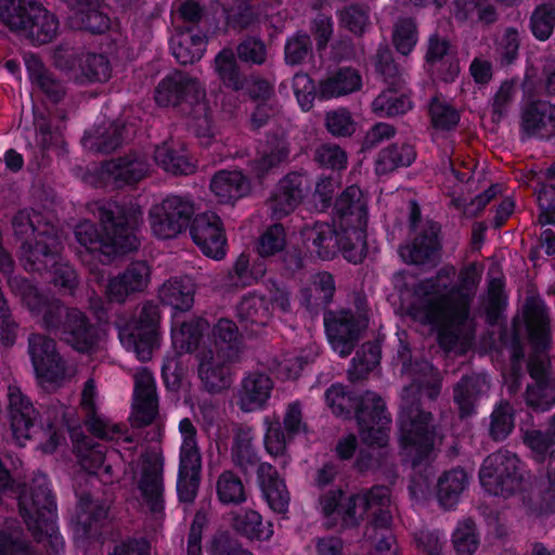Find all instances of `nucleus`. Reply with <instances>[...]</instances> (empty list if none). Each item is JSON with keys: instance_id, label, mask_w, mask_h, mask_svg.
Listing matches in <instances>:
<instances>
[{"instance_id": "nucleus-1", "label": "nucleus", "mask_w": 555, "mask_h": 555, "mask_svg": "<svg viewBox=\"0 0 555 555\" xmlns=\"http://www.w3.org/2000/svg\"><path fill=\"white\" fill-rule=\"evenodd\" d=\"M8 285L41 330L79 353H92L98 349L100 328L86 312L46 294L25 276L11 275Z\"/></svg>"}, {"instance_id": "nucleus-2", "label": "nucleus", "mask_w": 555, "mask_h": 555, "mask_svg": "<svg viewBox=\"0 0 555 555\" xmlns=\"http://www.w3.org/2000/svg\"><path fill=\"white\" fill-rule=\"evenodd\" d=\"M93 214L100 221L102 234L88 220L75 228V237L88 254L101 263L108 264L116 257L139 248V232L143 224V212L139 205L99 201L94 204Z\"/></svg>"}, {"instance_id": "nucleus-3", "label": "nucleus", "mask_w": 555, "mask_h": 555, "mask_svg": "<svg viewBox=\"0 0 555 555\" xmlns=\"http://www.w3.org/2000/svg\"><path fill=\"white\" fill-rule=\"evenodd\" d=\"M399 440L410 451L413 475L409 490L414 498L424 496L434 474L430 459L436 443L441 441L442 427L433 412L423 406L418 387L406 385L401 392L398 415Z\"/></svg>"}, {"instance_id": "nucleus-4", "label": "nucleus", "mask_w": 555, "mask_h": 555, "mask_svg": "<svg viewBox=\"0 0 555 555\" xmlns=\"http://www.w3.org/2000/svg\"><path fill=\"white\" fill-rule=\"evenodd\" d=\"M319 506L327 520L328 528L335 526H339L341 530L358 528L364 516L370 513L367 530L390 531L392 514L388 487L373 486L348 496L340 487H336L320 494Z\"/></svg>"}, {"instance_id": "nucleus-5", "label": "nucleus", "mask_w": 555, "mask_h": 555, "mask_svg": "<svg viewBox=\"0 0 555 555\" xmlns=\"http://www.w3.org/2000/svg\"><path fill=\"white\" fill-rule=\"evenodd\" d=\"M154 99L158 106L172 108L189 119L194 134L208 144L214 137L211 111L206 88L198 77L186 70L173 69L156 86Z\"/></svg>"}, {"instance_id": "nucleus-6", "label": "nucleus", "mask_w": 555, "mask_h": 555, "mask_svg": "<svg viewBox=\"0 0 555 555\" xmlns=\"http://www.w3.org/2000/svg\"><path fill=\"white\" fill-rule=\"evenodd\" d=\"M14 236L21 241L20 259L24 269L46 267L60 246L59 229L41 212L21 209L12 218Z\"/></svg>"}, {"instance_id": "nucleus-7", "label": "nucleus", "mask_w": 555, "mask_h": 555, "mask_svg": "<svg viewBox=\"0 0 555 555\" xmlns=\"http://www.w3.org/2000/svg\"><path fill=\"white\" fill-rule=\"evenodd\" d=\"M0 22L34 46L52 42L60 30L59 17L38 0H0Z\"/></svg>"}, {"instance_id": "nucleus-8", "label": "nucleus", "mask_w": 555, "mask_h": 555, "mask_svg": "<svg viewBox=\"0 0 555 555\" xmlns=\"http://www.w3.org/2000/svg\"><path fill=\"white\" fill-rule=\"evenodd\" d=\"M159 323V307L153 301L142 304L137 319L128 321L118 315L114 321L124 347L142 361L150 360L153 349L158 346Z\"/></svg>"}, {"instance_id": "nucleus-9", "label": "nucleus", "mask_w": 555, "mask_h": 555, "mask_svg": "<svg viewBox=\"0 0 555 555\" xmlns=\"http://www.w3.org/2000/svg\"><path fill=\"white\" fill-rule=\"evenodd\" d=\"M480 281L475 263H469L460 271L459 284L447 294L428 300L426 319L428 322L451 320L465 322L469 314V306Z\"/></svg>"}, {"instance_id": "nucleus-10", "label": "nucleus", "mask_w": 555, "mask_h": 555, "mask_svg": "<svg viewBox=\"0 0 555 555\" xmlns=\"http://www.w3.org/2000/svg\"><path fill=\"white\" fill-rule=\"evenodd\" d=\"M518 456L504 449L489 454L479 470L482 488L490 494L508 498L521 488L522 474Z\"/></svg>"}, {"instance_id": "nucleus-11", "label": "nucleus", "mask_w": 555, "mask_h": 555, "mask_svg": "<svg viewBox=\"0 0 555 555\" xmlns=\"http://www.w3.org/2000/svg\"><path fill=\"white\" fill-rule=\"evenodd\" d=\"M18 508L28 529L39 528L47 532L53 529L56 502L46 476H36L29 485H24L18 494Z\"/></svg>"}, {"instance_id": "nucleus-12", "label": "nucleus", "mask_w": 555, "mask_h": 555, "mask_svg": "<svg viewBox=\"0 0 555 555\" xmlns=\"http://www.w3.org/2000/svg\"><path fill=\"white\" fill-rule=\"evenodd\" d=\"M323 322L328 343L341 358H347L363 337L369 318L350 309L326 310Z\"/></svg>"}, {"instance_id": "nucleus-13", "label": "nucleus", "mask_w": 555, "mask_h": 555, "mask_svg": "<svg viewBox=\"0 0 555 555\" xmlns=\"http://www.w3.org/2000/svg\"><path fill=\"white\" fill-rule=\"evenodd\" d=\"M354 417L362 443L385 444L389 441L391 417L384 399L373 391L359 396Z\"/></svg>"}, {"instance_id": "nucleus-14", "label": "nucleus", "mask_w": 555, "mask_h": 555, "mask_svg": "<svg viewBox=\"0 0 555 555\" xmlns=\"http://www.w3.org/2000/svg\"><path fill=\"white\" fill-rule=\"evenodd\" d=\"M28 354L37 378L42 385L59 386L67 376V366L53 337L43 333L28 336Z\"/></svg>"}, {"instance_id": "nucleus-15", "label": "nucleus", "mask_w": 555, "mask_h": 555, "mask_svg": "<svg viewBox=\"0 0 555 555\" xmlns=\"http://www.w3.org/2000/svg\"><path fill=\"white\" fill-rule=\"evenodd\" d=\"M153 233L162 240L173 238L191 224L194 206L191 201L171 195L150 209Z\"/></svg>"}, {"instance_id": "nucleus-16", "label": "nucleus", "mask_w": 555, "mask_h": 555, "mask_svg": "<svg viewBox=\"0 0 555 555\" xmlns=\"http://www.w3.org/2000/svg\"><path fill=\"white\" fill-rule=\"evenodd\" d=\"M8 415L12 436L18 446H25L38 433L39 412L17 387H9Z\"/></svg>"}, {"instance_id": "nucleus-17", "label": "nucleus", "mask_w": 555, "mask_h": 555, "mask_svg": "<svg viewBox=\"0 0 555 555\" xmlns=\"http://www.w3.org/2000/svg\"><path fill=\"white\" fill-rule=\"evenodd\" d=\"M74 417L75 412L63 404L52 405L48 409L49 422L44 429L48 439L42 443L43 452L52 453L55 451L64 439V428L69 433L76 452L79 450V444H89L93 441V438L85 435L81 426L74 424Z\"/></svg>"}, {"instance_id": "nucleus-18", "label": "nucleus", "mask_w": 555, "mask_h": 555, "mask_svg": "<svg viewBox=\"0 0 555 555\" xmlns=\"http://www.w3.org/2000/svg\"><path fill=\"white\" fill-rule=\"evenodd\" d=\"M193 242L204 255L214 259L224 256L225 235L220 217L211 211L198 214L190 224Z\"/></svg>"}, {"instance_id": "nucleus-19", "label": "nucleus", "mask_w": 555, "mask_h": 555, "mask_svg": "<svg viewBox=\"0 0 555 555\" xmlns=\"http://www.w3.org/2000/svg\"><path fill=\"white\" fill-rule=\"evenodd\" d=\"M150 276L151 269L146 261L131 262L121 273L109 279L105 291L109 302L125 304L135 294L144 292Z\"/></svg>"}, {"instance_id": "nucleus-20", "label": "nucleus", "mask_w": 555, "mask_h": 555, "mask_svg": "<svg viewBox=\"0 0 555 555\" xmlns=\"http://www.w3.org/2000/svg\"><path fill=\"white\" fill-rule=\"evenodd\" d=\"M440 231L438 222L427 220L412 244L401 247L400 254L403 260L415 266L436 267L440 260Z\"/></svg>"}, {"instance_id": "nucleus-21", "label": "nucleus", "mask_w": 555, "mask_h": 555, "mask_svg": "<svg viewBox=\"0 0 555 555\" xmlns=\"http://www.w3.org/2000/svg\"><path fill=\"white\" fill-rule=\"evenodd\" d=\"M158 413V398L153 374L141 369L134 374V405L131 416L133 427L142 428L153 423Z\"/></svg>"}, {"instance_id": "nucleus-22", "label": "nucleus", "mask_w": 555, "mask_h": 555, "mask_svg": "<svg viewBox=\"0 0 555 555\" xmlns=\"http://www.w3.org/2000/svg\"><path fill=\"white\" fill-rule=\"evenodd\" d=\"M333 222L339 229L367 225V201L359 186L346 188L336 198Z\"/></svg>"}, {"instance_id": "nucleus-23", "label": "nucleus", "mask_w": 555, "mask_h": 555, "mask_svg": "<svg viewBox=\"0 0 555 555\" xmlns=\"http://www.w3.org/2000/svg\"><path fill=\"white\" fill-rule=\"evenodd\" d=\"M309 191L308 179L298 172H291L280 180L276 191L269 201L275 219L289 215L301 203Z\"/></svg>"}, {"instance_id": "nucleus-24", "label": "nucleus", "mask_w": 555, "mask_h": 555, "mask_svg": "<svg viewBox=\"0 0 555 555\" xmlns=\"http://www.w3.org/2000/svg\"><path fill=\"white\" fill-rule=\"evenodd\" d=\"M274 382L268 374L259 371L249 372L240 383L236 405L246 413L263 409L271 397Z\"/></svg>"}, {"instance_id": "nucleus-25", "label": "nucleus", "mask_w": 555, "mask_h": 555, "mask_svg": "<svg viewBox=\"0 0 555 555\" xmlns=\"http://www.w3.org/2000/svg\"><path fill=\"white\" fill-rule=\"evenodd\" d=\"M102 167L114 179L117 188L138 183L150 170L146 155L135 151L104 162Z\"/></svg>"}, {"instance_id": "nucleus-26", "label": "nucleus", "mask_w": 555, "mask_h": 555, "mask_svg": "<svg viewBox=\"0 0 555 555\" xmlns=\"http://www.w3.org/2000/svg\"><path fill=\"white\" fill-rule=\"evenodd\" d=\"M139 489L152 513L163 511V459L157 454L143 455Z\"/></svg>"}, {"instance_id": "nucleus-27", "label": "nucleus", "mask_w": 555, "mask_h": 555, "mask_svg": "<svg viewBox=\"0 0 555 555\" xmlns=\"http://www.w3.org/2000/svg\"><path fill=\"white\" fill-rule=\"evenodd\" d=\"M236 318L243 332L257 336L271 322L270 302L255 294L244 296L236 306Z\"/></svg>"}, {"instance_id": "nucleus-28", "label": "nucleus", "mask_w": 555, "mask_h": 555, "mask_svg": "<svg viewBox=\"0 0 555 555\" xmlns=\"http://www.w3.org/2000/svg\"><path fill=\"white\" fill-rule=\"evenodd\" d=\"M490 385L485 375L473 373L463 375L453 386V402L459 410L461 420L476 413L479 400L487 395Z\"/></svg>"}, {"instance_id": "nucleus-29", "label": "nucleus", "mask_w": 555, "mask_h": 555, "mask_svg": "<svg viewBox=\"0 0 555 555\" xmlns=\"http://www.w3.org/2000/svg\"><path fill=\"white\" fill-rule=\"evenodd\" d=\"M198 376L204 389L209 393H219L230 388L232 384L231 369L225 361L214 350L208 349L199 353Z\"/></svg>"}, {"instance_id": "nucleus-30", "label": "nucleus", "mask_w": 555, "mask_h": 555, "mask_svg": "<svg viewBox=\"0 0 555 555\" xmlns=\"http://www.w3.org/2000/svg\"><path fill=\"white\" fill-rule=\"evenodd\" d=\"M521 130L528 137L550 139L555 135V105L547 101L529 103L521 114Z\"/></svg>"}, {"instance_id": "nucleus-31", "label": "nucleus", "mask_w": 555, "mask_h": 555, "mask_svg": "<svg viewBox=\"0 0 555 555\" xmlns=\"http://www.w3.org/2000/svg\"><path fill=\"white\" fill-rule=\"evenodd\" d=\"M336 292L333 274L320 271L311 275L310 283L300 291V302L311 315L328 310Z\"/></svg>"}, {"instance_id": "nucleus-32", "label": "nucleus", "mask_w": 555, "mask_h": 555, "mask_svg": "<svg viewBox=\"0 0 555 555\" xmlns=\"http://www.w3.org/2000/svg\"><path fill=\"white\" fill-rule=\"evenodd\" d=\"M257 480L269 507L276 514L285 515L288 512L291 494L276 468L263 462Z\"/></svg>"}, {"instance_id": "nucleus-33", "label": "nucleus", "mask_w": 555, "mask_h": 555, "mask_svg": "<svg viewBox=\"0 0 555 555\" xmlns=\"http://www.w3.org/2000/svg\"><path fill=\"white\" fill-rule=\"evenodd\" d=\"M207 38L194 33L192 26H177L170 38L172 55L181 65L198 62L206 50Z\"/></svg>"}, {"instance_id": "nucleus-34", "label": "nucleus", "mask_w": 555, "mask_h": 555, "mask_svg": "<svg viewBox=\"0 0 555 555\" xmlns=\"http://www.w3.org/2000/svg\"><path fill=\"white\" fill-rule=\"evenodd\" d=\"M550 318L544 305L530 301L526 305L525 326L528 339L535 352L545 351L551 345Z\"/></svg>"}, {"instance_id": "nucleus-35", "label": "nucleus", "mask_w": 555, "mask_h": 555, "mask_svg": "<svg viewBox=\"0 0 555 555\" xmlns=\"http://www.w3.org/2000/svg\"><path fill=\"white\" fill-rule=\"evenodd\" d=\"M215 353L223 358L225 361L237 362L244 348L243 334L240 332L237 324L222 318L212 328Z\"/></svg>"}, {"instance_id": "nucleus-36", "label": "nucleus", "mask_w": 555, "mask_h": 555, "mask_svg": "<svg viewBox=\"0 0 555 555\" xmlns=\"http://www.w3.org/2000/svg\"><path fill=\"white\" fill-rule=\"evenodd\" d=\"M179 431L182 437V443L180 447L178 473L201 476L202 454L197 443V429L189 417H184L179 423Z\"/></svg>"}, {"instance_id": "nucleus-37", "label": "nucleus", "mask_w": 555, "mask_h": 555, "mask_svg": "<svg viewBox=\"0 0 555 555\" xmlns=\"http://www.w3.org/2000/svg\"><path fill=\"white\" fill-rule=\"evenodd\" d=\"M251 431V427L243 425L235 429L231 456L232 462L240 468L243 475L249 476L254 470H256L258 479L259 467L262 463L254 449Z\"/></svg>"}, {"instance_id": "nucleus-38", "label": "nucleus", "mask_w": 555, "mask_h": 555, "mask_svg": "<svg viewBox=\"0 0 555 555\" xmlns=\"http://www.w3.org/2000/svg\"><path fill=\"white\" fill-rule=\"evenodd\" d=\"M289 144L284 137H269L259 156L250 162L253 172L258 179H262L270 171L286 163L289 157Z\"/></svg>"}, {"instance_id": "nucleus-39", "label": "nucleus", "mask_w": 555, "mask_h": 555, "mask_svg": "<svg viewBox=\"0 0 555 555\" xmlns=\"http://www.w3.org/2000/svg\"><path fill=\"white\" fill-rule=\"evenodd\" d=\"M210 190L222 204L232 203L250 192V181L241 171L221 170L210 181Z\"/></svg>"}, {"instance_id": "nucleus-40", "label": "nucleus", "mask_w": 555, "mask_h": 555, "mask_svg": "<svg viewBox=\"0 0 555 555\" xmlns=\"http://www.w3.org/2000/svg\"><path fill=\"white\" fill-rule=\"evenodd\" d=\"M362 78L358 69L347 66L340 67L328 75L319 83V95L321 99L328 100L350 94L360 90Z\"/></svg>"}, {"instance_id": "nucleus-41", "label": "nucleus", "mask_w": 555, "mask_h": 555, "mask_svg": "<svg viewBox=\"0 0 555 555\" xmlns=\"http://www.w3.org/2000/svg\"><path fill=\"white\" fill-rule=\"evenodd\" d=\"M26 67L29 79L35 83L44 95L53 103H60L67 93L64 81L57 79L55 75L49 70L41 60L31 55L26 60Z\"/></svg>"}, {"instance_id": "nucleus-42", "label": "nucleus", "mask_w": 555, "mask_h": 555, "mask_svg": "<svg viewBox=\"0 0 555 555\" xmlns=\"http://www.w3.org/2000/svg\"><path fill=\"white\" fill-rule=\"evenodd\" d=\"M194 294L195 284L189 276L171 278L158 289L162 302L179 311H189L193 307Z\"/></svg>"}, {"instance_id": "nucleus-43", "label": "nucleus", "mask_w": 555, "mask_h": 555, "mask_svg": "<svg viewBox=\"0 0 555 555\" xmlns=\"http://www.w3.org/2000/svg\"><path fill=\"white\" fill-rule=\"evenodd\" d=\"M366 449L359 451L356 467L360 473L382 472L387 478H395V465L388 449V441L385 444L375 442L364 443Z\"/></svg>"}, {"instance_id": "nucleus-44", "label": "nucleus", "mask_w": 555, "mask_h": 555, "mask_svg": "<svg viewBox=\"0 0 555 555\" xmlns=\"http://www.w3.org/2000/svg\"><path fill=\"white\" fill-rule=\"evenodd\" d=\"M238 62L231 48H223L214 60L215 70L222 86L234 92L244 90L247 85V77Z\"/></svg>"}, {"instance_id": "nucleus-45", "label": "nucleus", "mask_w": 555, "mask_h": 555, "mask_svg": "<svg viewBox=\"0 0 555 555\" xmlns=\"http://www.w3.org/2000/svg\"><path fill=\"white\" fill-rule=\"evenodd\" d=\"M468 486V476L463 468L444 472L437 480V500L444 509L453 508Z\"/></svg>"}, {"instance_id": "nucleus-46", "label": "nucleus", "mask_w": 555, "mask_h": 555, "mask_svg": "<svg viewBox=\"0 0 555 555\" xmlns=\"http://www.w3.org/2000/svg\"><path fill=\"white\" fill-rule=\"evenodd\" d=\"M231 526L235 532L249 540L266 541L273 534L272 524L263 522L255 509H241L232 514Z\"/></svg>"}, {"instance_id": "nucleus-47", "label": "nucleus", "mask_w": 555, "mask_h": 555, "mask_svg": "<svg viewBox=\"0 0 555 555\" xmlns=\"http://www.w3.org/2000/svg\"><path fill=\"white\" fill-rule=\"evenodd\" d=\"M112 76V66L102 53L81 52L75 78L80 83H103Z\"/></svg>"}, {"instance_id": "nucleus-48", "label": "nucleus", "mask_w": 555, "mask_h": 555, "mask_svg": "<svg viewBox=\"0 0 555 555\" xmlns=\"http://www.w3.org/2000/svg\"><path fill=\"white\" fill-rule=\"evenodd\" d=\"M416 158L415 147L409 143H392L379 151L375 159L377 176L388 175L399 167H409Z\"/></svg>"}, {"instance_id": "nucleus-49", "label": "nucleus", "mask_w": 555, "mask_h": 555, "mask_svg": "<svg viewBox=\"0 0 555 555\" xmlns=\"http://www.w3.org/2000/svg\"><path fill=\"white\" fill-rule=\"evenodd\" d=\"M328 223H315L307 240L311 241L312 251L322 260L333 259L339 251L340 229Z\"/></svg>"}, {"instance_id": "nucleus-50", "label": "nucleus", "mask_w": 555, "mask_h": 555, "mask_svg": "<svg viewBox=\"0 0 555 555\" xmlns=\"http://www.w3.org/2000/svg\"><path fill=\"white\" fill-rule=\"evenodd\" d=\"M60 246L54 249L53 260L47 261L46 267L38 269H25L26 271L39 272L51 271V283L59 288L63 295H73L79 285L78 274L75 269L66 263L59 261Z\"/></svg>"}, {"instance_id": "nucleus-51", "label": "nucleus", "mask_w": 555, "mask_h": 555, "mask_svg": "<svg viewBox=\"0 0 555 555\" xmlns=\"http://www.w3.org/2000/svg\"><path fill=\"white\" fill-rule=\"evenodd\" d=\"M515 409L505 399L500 400L493 408L488 424V436L494 442H502L513 433L515 427Z\"/></svg>"}, {"instance_id": "nucleus-52", "label": "nucleus", "mask_w": 555, "mask_h": 555, "mask_svg": "<svg viewBox=\"0 0 555 555\" xmlns=\"http://www.w3.org/2000/svg\"><path fill=\"white\" fill-rule=\"evenodd\" d=\"M380 345L377 341H366L357 350L350 369L348 370L349 380L354 383L365 379L380 360Z\"/></svg>"}, {"instance_id": "nucleus-53", "label": "nucleus", "mask_w": 555, "mask_h": 555, "mask_svg": "<svg viewBox=\"0 0 555 555\" xmlns=\"http://www.w3.org/2000/svg\"><path fill=\"white\" fill-rule=\"evenodd\" d=\"M339 250L349 262L361 263L366 256V227L340 229Z\"/></svg>"}, {"instance_id": "nucleus-54", "label": "nucleus", "mask_w": 555, "mask_h": 555, "mask_svg": "<svg viewBox=\"0 0 555 555\" xmlns=\"http://www.w3.org/2000/svg\"><path fill=\"white\" fill-rule=\"evenodd\" d=\"M376 73L383 78V81L390 90H402L405 81L402 69L396 63L393 53L387 46H380L374 56Z\"/></svg>"}, {"instance_id": "nucleus-55", "label": "nucleus", "mask_w": 555, "mask_h": 555, "mask_svg": "<svg viewBox=\"0 0 555 555\" xmlns=\"http://www.w3.org/2000/svg\"><path fill=\"white\" fill-rule=\"evenodd\" d=\"M154 159L165 171L175 176H186L194 171V165L189 160L184 151L175 149L168 143L155 149Z\"/></svg>"}, {"instance_id": "nucleus-56", "label": "nucleus", "mask_w": 555, "mask_h": 555, "mask_svg": "<svg viewBox=\"0 0 555 555\" xmlns=\"http://www.w3.org/2000/svg\"><path fill=\"white\" fill-rule=\"evenodd\" d=\"M524 444L530 450L531 457L539 464H543L555 449V434L547 426L546 429L531 428L522 431Z\"/></svg>"}, {"instance_id": "nucleus-57", "label": "nucleus", "mask_w": 555, "mask_h": 555, "mask_svg": "<svg viewBox=\"0 0 555 555\" xmlns=\"http://www.w3.org/2000/svg\"><path fill=\"white\" fill-rule=\"evenodd\" d=\"M208 323L203 318L183 321L178 330H172V340L180 352H193L197 349Z\"/></svg>"}, {"instance_id": "nucleus-58", "label": "nucleus", "mask_w": 555, "mask_h": 555, "mask_svg": "<svg viewBox=\"0 0 555 555\" xmlns=\"http://www.w3.org/2000/svg\"><path fill=\"white\" fill-rule=\"evenodd\" d=\"M526 405L537 413H543L555 405V378L532 382L524 393Z\"/></svg>"}, {"instance_id": "nucleus-59", "label": "nucleus", "mask_w": 555, "mask_h": 555, "mask_svg": "<svg viewBox=\"0 0 555 555\" xmlns=\"http://www.w3.org/2000/svg\"><path fill=\"white\" fill-rule=\"evenodd\" d=\"M400 90L387 88L372 102L373 112L380 118H391L404 115L412 108V102L404 94L396 95Z\"/></svg>"}, {"instance_id": "nucleus-60", "label": "nucleus", "mask_w": 555, "mask_h": 555, "mask_svg": "<svg viewBox=\"0 0 555 555\" xmlns=\"http://www.w3.org/2000/svg\"><path fill=\"white\" fill-rule=\"evenodd\" d=\"M233 51L240 63L248 67L264 65L269 56L266 42L254 35L243 37Z\"/></svg>"}, {"instance_id": "nucleus-61", "label": "nucleus", "mask_w": 555, "mask_h": 555, "mask_svg": "<svg viewBox=\"0 0 555 555\" xmlns=\"http://www.w3.org/2000/svg\"><path fill=\"white\" fill-rule=\"evenodd\" d=\"M72 25L92 35L104 34L111 27V18L103 11L101 1L87 10L70 16Z\"/></svg>"}, {"instance_id": "nucleus-62", "label": "nucleus", "mask_w": 555, "mask_h": 555, "mask_svg": "<svg viewBox=\"0 0 555 555\" xmlns=\"http://www.w3.org/2000/svg\"><path fill=\"white\" fill-rule=\"evenodd\" d=\"M216 490L222 504L240 505L246 502L247 493L242 479L232 470H224L217 480Z\"/></svg>"}, {"instance_id": "nucleus-63", "label": "nucleus", "mask_w": 555, "mask_h": 555, "mask_svg": "<svg viewBox=\"0 0 555 555\" xmlns=\"http://www.w3.org/2000/svg\"><path fill=\"white\" fill-rule=\"evenodd\" d=\"M392 43L402 55H409L418 40V28L415 18L400 16L392 26Z\"/></svg>"}, {"instance_id": "nucleus-64", "label": "nucleus", "mask_w": 555, "mask_h": 555, "mask_svg": "<svg viewBox=\"0 0 555 555\" xmlns=\"http://www.w3.org/2000/svg\"><path fill=\"white\" fill-rule=\"evenodd\" d=\"M313 55L310 35L298 30L289 36L284 44V61L289 66H299Z\"/></svg>"}]
</instances>
